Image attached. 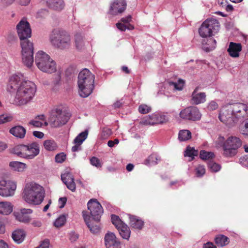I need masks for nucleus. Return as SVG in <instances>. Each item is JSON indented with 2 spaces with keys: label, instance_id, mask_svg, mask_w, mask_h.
Masks as SVG:
<instances>
[{
  "label": "nucleus",
  "instance_id": "1",
  "mask_svg": "<svg viewBox=\"0 0 248 248\" xmlns=\"http://www.w3.org/2000/svg\"><path fill=\"white\" fill-rule=\"evenodd\" d=\"M7 91L14 94L12 104L23 106L32 101L36 93V87L33 82L26 80L22 74L17 73L10 77Z\"/></svg>",
  "mask_w": 248,
  "mask_h": 248
},
{
  "label": "nucleus",
  "instance_id": "2",
  "mask_svg": "<svg viewBox=\"0 0 248 248\" xmlns=\"http://www.w3.org/2000/svg\"><path fill=\"white\" fill-rule=\"evenodd\" d=\"M45 191L40 185L34 182H30L26 184L23 198L24 201L30 204L38 205L44 200Z\"/></svg>",
  "mask_w": 248,
  "mask_h": 248
},
{
  "label": "nucleus",
  "instance_id": "3",
  "mask_svg": "<svg viewBox=\"0 0 248 248\" xmlns=\"http://www.w3.org/2000/svg\"><path fill=\"white\" fill-rule=\"evenodd\" d=\"M217 148H222L223 155L226 157H232L237 153V149L242 145L240 139L235 136H230L227 139L219 136L215 141Z\"/></svg>",
  "mask_w": 248,
  "mask_h": 248
},
{
  "label": "nucleus",
  "instance_id": "4",
  "mask_svg": "<svg viewBox=\"0 0 248 248\" xmlns=\"http://www.w3.org/2000/svg\"><path fill=\"white\" fill-rule=\"evenodd\" d=\"M94 76L87 69L81 71L78 76V93L82 97H88L94 88Z\"/></svg>",
  "mask_w": 248,
  "mask_h": 248
},
{
  "label": "nucleus",
  "instance_id": "5",
  "mask_svg": "<svg viewBox=\"0 0 248 248\" xmlns=\"http://www.w3.org/2000/svg\"><path fill=\"white\" fill-rule=\"evenodd\" d=\"M49 40L53 46L61 50L69 49L72 46L70 34L60 29H55L52 31Z\"/></svg>",
  "mask_w": 248,
  "mask_h": 248
},
{
  "label": "nucleus",
  "instance_id": "6",
  "mask_svg": "<svg viewBox=\"0 0 248 248\" xmlns=\"http://www.w3.org/2000/svg\"><path fill=\"white\" fill-rule=\"evenodd\" d=\"M69 119L67 113L60 107L51 110L48 118V124L52 127L57 128L65 124Z\"/></svg>",
  "mask_w": 248,
  "mask_h": 248
},
{
  "label": "nucleus",
  "instance_id": "7",
  "mask_svg": "<svg viewBox=\"0 0 248 248\" xmlns=\"http://www.w3.org/2000/svg\"><path fill=\"white\" fill-rule=\"evenodd\" d=\"M219 28V23L217 19L208 18L202 24L199 29V33L202 38L210 37L215 35Z\"/></svg>",
  "mask_w": 248,
  "mask_h": 248
},
{
  "label": "nucleus",
  "instance_id": "8",
  "mask_svg": "<svg viewBox=\"0 0 248 248\" xmlns=\"http://www.w3.org/2000/svg\"><path fill=\"white\" fill-rule=\"evenodd\" d=\"M21 56L23 63L28 67L32 66L33 62V43L27 39L21 40Z\"/></svg>",
  "mask_w": 248,
  "mask_h": 248
},
{
  "label": "nucleus",
  "instance_id": "9",
  "mask_svg": "<svg viewBox=\"0 0 248 248\" xmlns=\"http://www.w3.org/2000/svg\"><path fill=\"white\" fill-rule=\"evenodd\" d=\"M169 117L165 113L156 112L144 117L140 122V124L144 125H154L163 124L169 121Z\"/></svg>",
  "mask_w": 248,
  "mask_h": 248
},
{
  "label": "nucleus",
  "instance_id": "10",
  "mask_svg": "<svg viewBox=\"0 0 248 248\" xmlns=\"http://www.w3.org/2000/svg\"><path fill=\"white\" fill-rule=\"evenodd\" d=\"M16 188V183L11 180L0 179V196L3 197L13 196Z\"/></svg>",
  "mask_w": 248,
  "mask_h": 248
},
{
  "label": "nucleus",
  "instance_id": "11",
  "mask_svg": "<svg viewBox=\"0 0 248 248\" xmlns=\"http://www.w3.org/2000/svg\"><path fill=\"white\" fill-rule=\"evenodd\" d=\"M220 121L228 126L233 125L236 122L233 116V110L231 104L222 108L219 114Z\"/></svg>",
  "mask_w": 248,
  "mask_h": 248
},
{
  "label": "nucleus",
  "instance_id": "12",
  "mask_svg": "<svg viewBox=\"0 0 248 248\" xmlns=\"http://www.w3.org/2000/svg\"><path fill=\"white\" fill-rule=\"evenodd\" d=\"M16 29L20 40L31 37V30L29 23L26 18H22L17 24Z\"/></svg>",
  "mask_w": 248,
  "mask_h": 248
},
{
  "label": "nucleus",
  "instance_id": "13",
  "mask_svg": "<svg viewBox=\"0 0 248 248\" xmlns=\"http://www.w3.org/2000/svg\"><path fill=\"white\" fill-rule=\"evenodd\" d=\"M201 114L199 110L195 107H189L182 110L179 116L184 120L197 121L201 118Z\"/></svg>",
  "mask_w": 248,
  "mask_h": 248
},
{
  "label": "nucleus",
  "instance_id": "14",
  "mask_svg": "<svg viewBox=\"0 0 248 248\" xmlns=\"http://www.w3.org/2000/svg\"><path fill=\"white\" fill-rule=\"evenodd\" d=\"M88 208L90 211L91 217L100 220L103 210L101 205L95 199H91L88 202Z\"/></svg>",
  "mask_w": 248,
  "mask_h": 248
},
{
  "label": "nucleus",
  "instance_id": "15",
  "mask_svg": "<svg viewBox=\"0 0 248 248\" xmlns=\"http://www.w3.org/2000/svg\"><path fill=\"white\" fill-rule=\"evenodd\" d=\"M233 116L236 120L248 116V106L244 103H237L231 104Z\"/></svg>",
  "mask_w": 248,
  "mask_h": 248
},
{
  "label": "nucleus",
  "instance_id": "16",
  "mask_svg": "<svg viewBox=\"0 0 248 248\" xmlns=\"http://www.w3.org/2000/svg\"><path fill=\"white\" fill-rule=\"evenodd\" d=\"M126 7V3L124 0H113L110 3L109 13L116 16L123 13Z\"/></svg>",
  "mask_w": 248,
  "mask_h": 248
},
{
  "label": "nucleus",
  "instance_id": "17",
  "mask_svg": "<svg viewBox=\"0 0 248 248\" xmlns=\"http://www.w3.org/2000/svg\"><path fill=\"white\" fill-rule=\"evenodd\" d=\"M32 212L31 209L21 208L18 211L14 212V215L17 220L24 223H29L31 221L30 215Z\"/></svg>",
  "mask_w": 248,
  "mask_h": 248
},
{
  "label": "nucleus",
  "instance_id": "18",
  "mask_svg": "<svg viewBox=\"0 0 248 248\" xmlns=\"http://www.w3.org/2000/svg\"><path fill=\"white\" fill-rule=\"evenodd\" d=\"M82 214L84 219L90 231L94 233L98 232L100 228V220L91 218L90 216L87 215L85 211L82 212Z\"/></svg>",
  "mask_w": 248,
  "mask_h": 248
},
{
  "label": "nucleus",
  "instance_id": "19",
  "mask_svg": "<svg viewBox=\"0 0 248 248\" xmlns=\"http://www.w3.org/2000/svg\"><path fill=\"white\" fill-rule=\"evenodd\" d=\"M52 58L50 56L42 50L38 51L35 54V63L37 68L41 71L44 67V65L46 64V62Z\"/></svg>",
  "mask_w": 248,
  "mask_h": 248
},
{
  "label": "nucleus",
  "instance_id": "20",
  "mask_svg": "<svg viewBox=\"0 0 248 248\" xmlns=\"http://www.w3.org/2000/svg\"><path fill=\"white\" fill-rule=\"evenodd\" d=\"M105 244L106 248H121L120 242L112 232L105 235Z\"/></svg>",
  "mask_w": 248,
  "mask_h": 248
},
{
  "label": "nucleus",
  "instance_id": "21",
  "mask_svg": "<svg viewBox=\"0 0 248 248\" xmlns=\"http://www.w3.org/2000/svg\"><path fill=\"white\" fill-rule=\"evenodd\" d=\"M26 159H33L39 153V147L38 144L33 142L26 145Z\"/></svg>",
  "mask_w": 248,
  "mask_h": 248
},
{
  "label": "nucleus",
  "instance_id": "22",
  "mask_svg": "<svg viewBox=\"0 0 248 248\" xmlns=\"http://www.w3.org/2000/svg\"><path fill=\"white\" fill-rule=\"evenodd\" d=\"M199 87H196L191 95V101L193 104L198 105L206 101V94L204 93L199 92Z\"/></svg>",
  "mask_w": 248,
  "mask_h": 248
},
{
  "label": "nucleus",
  "instance_id": "23",
  "mask_svg": "<svg viewBox=\"0 0 248 248\" xmlns=\"http://www.w3.org/2000/svg\"><path fill=\"white\" fill-rule=\"evenodd\" d=\"M74 43L76 49L79 50L84 49L89 44L81 33H77L75 35Z\"/></svg>",
  "mask_w": 248,
  "mask_h": 248
},
{
  "label": "nucleus",
  "instance_id": "24",
  "mask_svg": "<svg viewBox=\"0 0 248 248\" xmlns=\"http://www.w3.org/2000/svg\"><path fill=\"white\" fill-rule=\"evenodd\" d=\"M62 182L67 187L72 191L76 190V184L72 175L70 173H65L61 175Z\"/></svg>",
  "mask_w": 248,
  "mask_h": 248
},
{
  "label": "nucleus",
  "instance_id": "25",
  "mask_svg": "<svg viewBox=\"0 0 248 248\" xmlns=\"http://www.w3.org/2000/svg\"><path fill=\"white\" fill-rule=\"evenodd\" d=\"M88 136V132L85 131L78 134L74 140L75 145L72 148L73 152L78 151L81 149L80 145L86 139Z\"/></svg>",
  "mask_w": 248,
  "mask_h": 248
},
{
  "label": "nucleus",
  "instance_id": "26",
  "mask_svg": "<svg viewBox=\"0 0 248 248\" xmlns=\"http://www.w3.org/2000/svg\"><path fill=\"white\" fill-rule=\"evenodd\" d=\"M242 50V46L240 43L230 42L227 48L229 55L232 58H237L239 53Z\"/></svg>",
  "mask_w": 248,
  "mask_h": 248
},
{
  "label": "nucleus",
  "instance_id": "27",
  "mask_svg": "<svg viewBox=\"0 0 248 248\" xmlns=\"http://www.w3.org/2000/svg\"><path fill=\"white\" fill-rule=\"evenodd\" d=\"M29 124L35 127H41L44 125L47 126L48 123L46 121L44 115H40L34 118V119L31 120Z\"/></svg>",
  "mask_w": 248,
  "mask_h": 248
},
{
  "label": "nucleus",
  "instance_id": "28",
  "mask_svg": "<svg viewBox=\"0 0 248 248\" xmlns=\"http://www.w3.org/2000/svg\"><path fill=\"white\" fill-rule=\"evenodd\" d=\"M46 4L50 8L55 10L60 11L64 7V2L63 0H46Z\"/></svg>",
  "mask_w": 248,
  "mask_h": 248
},
{
  "label": "nucleus",
  "instance_id": "29",
  "mask_svg": "<svg viewBox=\"0 0 248 248\" xmlns=\"http://www.w3.org/2000/svg\"><path fill=\"white\" fill-rule=\"evenodd\" d=\"M216 40L212 38H209L203 40L202 42V47L206 52H209L216 48Z\"/></svg>",
  "mask_w": 248,
  "mask_h": 248
},
{
  "label": "nucleus",
  "instance_id": "30",
  "mask_svg": "<svg viewBox=\"0 0 248 248\" xmlns=\"http://www.w3.org/2000/svg\"><path fill=\"white\" fill-rule=\"evenodd\" d=\"M26 235V233L24 230L17 229L13 232L12 237L16 243L20 244L24 241Z\"/></svg>",
  "mask_w": 248,
  "mask_h": 248
},
{
  "label": "nucleus",
  "instance_id": "31",
  "mask_svg": "<svg viewBox=\"0 0 248 248\" xmlns=\"http://www.w3.org/2000/svg\"><path fill=\"white\" fill-rule=\"evenodd\" d=\"M44 65V67L41 71L48 74H52L57 71V64L55 61L52 59L49 61V62H46Z\"/></svg>",
  "mask_w": 248,
  "mask_h": 248
},
{
  "label": "nucleus",
  "instance_id": "32",
  "mask_svg": "<svg viewBox=\"0 0 248 248\" xmlns=\"http://www.w3.org/2000/svg\"><path fill=\"white\" fill-rule=\"evenodd\" d=\"M130 225L131 227L140 230L142 228L144 225V222L140 218V217L135 216L129 215Z\"/></svg>",
  "mask_w": 248,
  "mask_h": 248
},
{
  "label": "nucleus",
  "instance_id": "33",
  "mask_svg": "<svg viewBox=\"0 0 248 248\" xmlns=\"http://www.w3.org/2000/svg\"><path fill=\"white\" fill-rule=\"evenodd\" d=\"M9 167L12 170L19 172H24L27 168L25 163L18 161L10 162Z\"/></svg>",
  "mask_w": 248,
  "mask_h": 248
},
{
  "label": "nucleus",
  "instance_id": "34",
  "mask_svg": "<svg viewBox=\"0 0 248 248\" xmlns=\"http://www.w3.org/2000/svg\"><path fill=\"white\" fill-rule=\"evenodd\" d=\"M13 205L9 202H0V214L8 215L13 211Z\"/></svg>",
  "mask_w": 248,
  "mask_h": 248
},
{
  "label": "nucleus",
  "instance_id": "35",
  "mask_svg": "<svg viewBox=\"0 0 248 248\" xmlns=\"http://www.w3.org/2000/svg\"><path fill=\"white\" fill-rule=\"evenodd\" d=\"M10 133L17 138L22 139L25 137L26 129L21 126H16L12 128Z\"/></svg>",
  "mask_w": 248,
  "mask_h": 248
},
{
  "label": "nucleus",
  "instance_id": "36",
  "mask_svg": "<svg viewBox=\"0 0 248 248\" xmlns=\"http://www.w3.org/2000/svg\"><path fill=\"white\" fill-rule=\"evenodd\" d=\"M26 145H18L14 147L12 152L18 156L26 158Z\"/></svg>",
  "mask_w": 248,
  "mask_h": 248
},
{
  "label": "nucleus",
  "instance_id": "37",
  "mask_svg": "<svg viewBox=\"0 0 248 248\" xmlns=\"http://www.w3.org/2000/svg\"><path fill=\"white\" fill-rule=\"evenodd\" d=\"M119 232L120 235L123 238L128 240L130 236V231L129 227L124 224L123 226H121L119 228H117Z\"/></svg>",
  "mask_w": 248,
  "mask_h": 248
},
{
  "label": "nucleus",
  "instance_id": "38",
  "mask_svg": "<svg viewBox=\"0 0 248 248\" xmlns=\"http://www.w3.org/2000/svg\"><path fill=\"white\" fill-rule=\"evenodd\" d=\"M43 144L45 149L49 151H55L58 148L57 143L53 140H46Z\"/></svg>",
  "mask_w": 248,
  "mask_h": 248
},
{
  "label": "nucleus",
  "instance_id": "39",
  "mask_svg": "<svg viewBox=\"0 0 248 248\" xmlns=\"http://www.w3.org/2000/svg\"><path fill=\"white\" fill-rule=\"evenodd\" d=\"M216 244L220 247H223L229 243V239L224 235H218L215 238Z\"/></svg>",
  "mask_w": 248,
  "mask_h": 248
},
{
  "label": "nucleus",
  "instance_id": "40",
  "mask_svg": "<svg viewBox=\"0 0 248 248\" xmlns=\"http://www.w3.org/2000/svg\"><path fill=\"white\" fill-rule=\"evenodd\" d=\"M198 154V151L197 150H195L194 148L187 146L185 152V156H188L191 158V160L194 159V157L197 156Z\"/></svg>",
  "mask_w": 248,
  "mask_h": 248
},
{
  "label": "nucleus",
  "instance_id": "41",
  "mask_svg": "<svg viewBox=\"0 0 248 248\" xmlns=\"http://www.w3.org/2000/svg\"><path fill=\"white\" fill-rule=\"evenodd\" d=\"M191 137V132L187 130H180L179 133L178 138L180 141H186L189 140Z\"/></svg>",
  "mask_w": 248,
  "mask_h": 248
},
{
  "label": "nucleus",
  "instance_id": "42",
  "mask_svg": "<svg viewBox=\"0 0 248 248\" xmlns=\"http://www.w3.org/2000/svg\"><path fill=\"white\" fill-rule=\"evenodd\" d=\"M185 82L182 79H179L177 82H170L169 84L170 87L175 90L181 91L183 89L184 86Z\"/></svg>",
  "mask_w": 248,
  "mask_h": 248
},
{
  "label": "nucleus",
  "instance_id": "43",
  "mask_svg": "<svg viewBox=\"0 0 248 248\" xmlns=\"http://www.w3.org/2000/svg\"><path fill=\"white\" fill-rule=\"evenodd\" d=\"M111 221L113 224L117 228H119L121 226L125 224L123 222L118 216L112 215L111 216Z\"/></svg>",
  "mask_w": 248,
  "mask_h": 248
},
{
  "label": "nucleus",
  "instance_id": "44",
  "mask_svg": "<svg viewBox=\"0 0 248 248\" xmlns=\"http://www.w3.org/2000/svg\"><path fill=\"white\" fill-rule=\"evenodd\" d=\"M200 156L202 159L207 160L213 158L215 155L213 152L202 150L200 153Z\"/></svg>",
  "mask_w": 248,
  "mask_h": 248
},
{
  "label": "nucleus",
  "instance_id": "45",
  "mask_svg": "<svg viewBox=\"0 0 248 248\" xmlns=\"http://www.w3.org/2000/svg\"><path fill=\"white\" fill-rule=\"evenodd\" d=\"M66 222V216L64 215H61L58 217L54 223L56 227H60L63 226Z\"/></svg>",
  "mask_w": 248,
  "mask_h": 248
},
{
  "label": "nucleus",
  "instance_id": "46",
  "mask_svg": "<svg viewBox=\"0 0 248 248\" xmlns=\"http://www.w3.org/2000/svg\"><path fill=\"white\" fill-rule=\"evenodd\" d=\"M117 28L121 31H125L126 29L132 30L134 29L133 26L131 24L126 25L123 22H118L116 24Z\"/></svg>",
  "mask_w": 248,
  "mask_h": 248
},
{
  "label": "nucleus",
  "instance_id": "47",
  "mask_svg": "<svg viewBox=\"0 0 248 248\" xmlns=\"http://www.w3.org/2000/svg\"><path fill=\"white\" fill-rule=\"evenodd\" d=\"M151 107L145 104H141L139 107V111L140 113L146 114L151 111Z\"/></svg>",
  "mask_w": 248,
  "mask_h": 248
},
{
  "label": "nucleus",
  "instance_id": "48",
  "mask_svg": "<svg viewBox=\"0 0 248 248\" xmlns=\"http://www.w3.org/2000/svg\"><path fill=\"white\" fill-rule=\"evenodd\" d=\"M13 117L9 114H3L0 115V124H4L12 120Z\"/></svg>",
  "mask_w": 248,
  "mask_h": 248
},
{
  "label": "nucleus",
  "instance_id": "49",
  "mask_svg": "<svg viewBox=\"0 0 248 248\" xmlns=\"http://www.w3.org/2000/svg\"><path fill=\"white\" fill-rule=\"evenodd\" d=\"M208 167L213 172H217L220 169V165L213 162H210L208 163Z\"/></svg>",
  "mask_w": 248,
  "mask_h": 248
},
{
  "label": "nucleus",
  "instance_id": "50",
  "mask_svg": "<svg viewBox=\"0 0 248 248\" xmlns=\"http://www.w3.org/2000/svg\"><path fill=\"white\" fill-rule=\"evenodd\" d=\"M90 163L93 166H95L97 168H99L102 167V164L100 162V160L96 157H92L90 159Z\"/></svg>",
  "mask_w": 248,
  "mask_h": 248
},
{
  "label": "nucleus",
  "instance_id": "51",
  "mask_svg": "<svg viewBox=\"0 0 248 248\" xmlns=\"http://www.w3.org/2000/svg\"><path fill=\"white\" fill-rule=\"evenodd\" d=\"M205 172V170L203 166L199 165L196 168V173L197 176H202Z\"/></svg>",
  "mask_w": 248,
  "mask_h": 248
},
{
  "label": "nucleus",
  "instance_id": "52",
  "mask_svg": "<svg viewBox=\"0 0 248 248\" xmlns=\"http://www.w3.org/2000/svg\"><path fill=\"white\" fill-rule=\"evenodd\" d=\"M66 159V155L63 153L57 154L55 156V160L58 163H62Z\"/></svg>",
  "mask_w": 248,
  "mask_h": 248
},
{
  "label": "nucleus",
  "instance_id": "53",
  "mask_svg": "<svg viewBox=\"0 0 248 248\" xmlns=\"http://www.w3.org/2000/svg\"><path fill=\"white\" fill-rule=\"evenodd\" d=\"M50 242L48 239H45L42 241L40 245L35 248H49Z\"/></svg>",
  "mask_w": 248,
  "mask_h": 248
},
{
  "label": "nucleus",
  "instance_id": "54",
  "mask_svg": "<svg viewBox=\"0 0 248 248\" xmlns=\"http://www.w3.org/2000/svg\"><path fill=\"white\" fill-rule=\"evenodd\" d=\"M218 107V105L217 102L212 101L208 104L207 108L209 110H214L217 108Z\"/></svg>",
  "mask_w": 248,
  "mask_h": 248
},
{
  "label": "nucleus",
  "instance_id": "55",
  "mask_svg": "<svg viewBox=\"0 0 248 248\" xmlns=\"http://www.w3.org/2000/svg\"><path fill=\"white\" fill-rule=\"evenodd\" d=\"M111 133V130L108 128H104L102 130L101 134V137L102 139L107 138Z\"/></svg>",
  "mask_w": 248,
  "mask_h": 248
},
{
  "label": "nucleus",
  "instance_id": "56",
  "mask_svg": "<svg viewBox=\"0 0 248 248\" xmlns=\"http://www.w3.org/2000/svg\"><path fill=\"white\" fill-rule=\"evenodd\" d=\"M157 157L155 155H152L148 158V161L151 164H156L157 163Z\"/></svg>",
  "mask_w": 248,
  "mask_h": 248
},
{
  "label": "nucleus",
  "instance_id": "57",
  "mask_svg": "<svg viewBox=\"0 0 248 248\" xmlns=\"http://www.w3.org/2000/svg\"><path fill=\"white\" fill-rule=\"evenodd\" d=\"M240 162L244 166H248V155H245L241 157Z\"/></svg>",
  "mask_w": 248,
  "mask_h": 248
},
{
  "label": "nucleus",
  "instance_id": "58",
  "mask_svg": "<svg viewBox=\"0 0 248 248\" xmlns=\"http://www.w3.org/2000/svg\"><path fill=\"white\" fill-rule=\"evenodd\" d=\"M131 20V16L129 15L125 17H123L121 19V22L124 23V24H126V25H128L129 24V22Z\"/></svg>",
  "mask_w": 248,
  "mask_h": 248
},
{
  "label": "nucleus",
  "instance_id": "59",
  "mask_svg": "<svg viewBox=\"0 0 248 248\" xmlns=\"http://www.w3.org/2000/svg\"><path fill=\"white\" fill-rule=\"evenodd\" d=\"M31 224L32 226L38 228L40 227L42 225L41 221L39 219L32 220Z\"/></svg>",
  "mask_w": 248,
  "mask_h": 248
},
{
  "label": "nucleus",
  "instance_id": "60",
  "mask_svg": "<svg viewBox=\"0 0 248 248\" xmlns=\"http://www.w3.org/2000/svg\"><path fill=\"white\" fill-rule=\"evenodd\" d=\"M69 235V239L72 242H74L76 241L78 238V234L74 232H71Z\"/></svg>",
  "mask_w": 248,
  "mask_h": 248
},
{
  "label": "nucleus",
  "instance_id": "61",
  "mask_svg": "<svg viewBox=\"0 0 248 248\" xmlns=\"http://www.w3.org/2000/svg\"><path fill=\"white\" fill-rule=\"evenodd\" d=\"M66 202V198H60L59 200V204L60 206V208H63Z\"/></svg>",
  "mask_w": 248,
  "mask_h": 248
},
{
  "label": "nucleus",
  "instance_id": "62",
  "mask_svg": "<svg viewBox=\"0 0 248 248\" xmlns=\"http://www.w3.org/2000/svg\"><path fill=\"white\" fill-rule=\"evenodd\" d=\"M33 135L39 139H42L44 137V134L43 132L40 131H34Z\"/></svg>",
  "mask_w": 248,
  "mask_h": 248
},
{
  "label": "nucleus",
  "instance_id": "63",
  "mask_svg": "<svg viewBox=\"0 0 248 248\" xmlns=\"http://www.w3.org/2000/svg\"><path fill=\"white\" fill-rule=\"evenodd\" d=\"M15 0H0V2L4 5H9L12 4Z\"/></svg>",
  "mask_w": 248,
  "mask_h": 248
},
{
  "label": "nucleus",
  "instance_id": "64",
  "mask_svg": "<svg viewBox=\"0 0 248 248\" xmlns=\"http://www.w3.org/2000/svg\"><path fill=\"white\" fill-rule=\"evenodd\" d=\"M203 248H217L213 243L208 242L203 245Z\"/></svg>",
  "mask_w": 248,
  "mask_h": 248
}]
</instances>
